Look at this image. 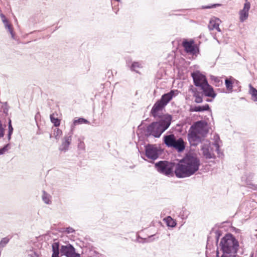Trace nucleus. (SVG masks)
<instances>
[{
  "label": "nucleus",
  "instance_id": "4",
  "mask_svg": "<svg viewBox=\"0 0 257 257\" xmlns=\"http://www.w3.org/2000/svg\"><path fill=\"white\" fill-rule=\"evenodd\" d=\"M219 245L223 253H237L239 243L233 234L228 233L221 238Z\"/></svg>",
  "mask_w": 257,
  "mask_h": 257
},
{
  "label": "nucleus",
  "instance_id": "41",
  "mask_svg": "<svg viewBox=\"0 0 257 257\" xmlns=\"http://www.w3.org/2000/svg\"><path fill=\"white\" fill-rule=\"evenodd\" d=\"M185 214V212H183V214H181V213H180V215L181 216V218H182V219H185V218H187V215H188V214H186V213H185V214Z\"/></svg>",
  "mask_w": 257,
  "mask_h": 257
},
{
  "label": "nucleus",
  "instance_id": "9",
  "mask_svg": "<svg viewBox=\"0 0 257 257\" xmlns=\"http://www.w3.org/2000/svg\"><path fill=\"white\" fill-rule=\"evenodd\" d=\"M165 106H164L160 102L157 101L153 106L152 109L150 111V115L154 118L158 117L161 119L165 114H161L160 112L165 108Z\"/></svg>",
  "mask_w": 257,
  "mask_h": 257
},
{
  "label": "nucleus",
  "instance_id": "32",
  "mask_svg": "<svg viewBox=\"0 0 257 257\" xmlns=\"http://www.w3.org/2000/svg\"><path fill=\"white\" fill-rule=\"evenodd\" d=\"M10 146V144H8L5 145L2 148L0 149V155L5 154V153L8 151V148Z\"/></svg>",
  "mask_w": 257,
  "mask_h": 257
},
{
  "label": "nucleus",
  "instance_id": "42",
  "mask_svg": "<svg viewBox=\"0 0 257 257\" xmlns=\"http://www.w3.org/2000/svg\"><path fill=\"white\" fill-rule=\"evenodd\" d=\"M212 80L214 81L216 83H219L220 80L217 77H214L213 78H212Z\"/></svg>",
  "mask_w": 257,
  "mask_h": 257
},
{
  "label": "nucleus",
  "instance_id": "21",
  "mask_svg": "<svg viewBox=\"0 0 257 257\" xmlns=\"http://www.w3.org/2000/svg\"><path fill=\"white\" fill-rule=\"evenodd\" d=\"M90 124V122L86 119L80 117L77 119H74L73 122V125H76L78 124Z\"/></svg>",
  "mask_w": 257,
  "mask_h": 257
},
{
  "label": "nucleus",
  "instance_id": "28",
  "mask_svg": "<svg viewBox=\"0 0 257 257\" xmlns=\"http://www.w3.org/2000/svg\"><path fill=\"white\" fill-rule=\"evenodd\" d=\"M62 132L61 130L58 128H55L53 131V135L56 140H58L59 137L62 135Z\"/></svg>",
  "mask_w": 257,
  "mask_h": 257
},
{
  "label": "nucleus",
  "instance_id": "6",
  "mask_svg": "<svg viewBox=\"0 0 257 257\" xmlns=\"http://www.w3.org/2000/svg\"><path fill=\"white\" fill-rule=\"evenodd\" d=\"M146 156L152 161L157 160L163 153V150L156 145L148 144L145 146Z\"/></svg>",
  "mask_w": 257,
  "mask_h": 257
},
{
  "label": "nucleus",
  "instance_id": "51",
  "mask_svg": "<svg viewBox=\"0 0 257 257\" xmlns=\"http://www.w3.org/2000/svg\"><path fill=\"white\" fill-rule=\"evenodd\" d=\"M141 125H141V124H140V125H139L138 126V128H139V129H142V128H141Z\"/></svg>",
  "mask_w": 257,
  "mask_h": 257
},
{
  "label": "nucleus",
  "instance_id": "50",
  "mask_svg": "<svg viewBox=\"0 0 257 257\" xmlns=\"http://www.w3.org/2000/svg\"><path fill=\"white\" fill-rule=\"evenodd\" d=\"M216 257H219V252H218V251H217V252H216Z\"/></svg>",
  "mask_w": 257,
  "mask_h": 257
},
{
  "label": "nucleus",
  "instance_id": "18",
  "mask_svg": "<svg viewBox=\"0 0 257 257\" xmlns=\"http://www.w3.org/2000/svg\"><path fill=\"white\" fill-rule=\"evenodd\" d=\"M249 93L251 95V99L254 101H257V89L250 84L249 85Z\"/></svg>",
  "mask_w": 257,
  "mask_h": 257
},
{
  "label": "nucleus",
  "instance_id": "36",
  "mask_svg": "<svg viewBox=\"0 0 257 257\" xmlns=\"http://www.w3.org/2000/svg\"><path fill=\"white\" fill-rule=\"evenodd\" d=\"M236 253H223L221 255V257H236Z\"/></svg>",
  "mask_w": 257,
  "mask_h": 257
},
{
  "label": "nucleus",
  "instance_id": "31",
  "mask_svg": "<svg viewBox=\"0 0 257 257\" xmlns=\"http://www.w3.org/2000/svg\"><path fill=\"white\" fill-rule=\"evenodd\" d=\"M250 8V4L247 0L245 1V3L244 4L243 9L242 10L246 12H248Z\"/></svg>",
  "mask_w": 257,
  "mask_h": 257
},
{
  "label": "nucleus",
  "instance_id": "47",
  "mask_svg": "<svg viewBox=\"0 0 257 257\" xmlns=\"http://www.w3.org/2000/svg\"><path fill=\"white\" fill-rule=\"evenodd\" d=\"M210 239H211V237H210V236H208V238H207V246L209 245V242L210 241Z\"/></svg>",
  "mask_w": 257,
  "mask_h": 257
},
{
  "label": "nucleus",
  "instance_id": "25",
  "mask_svg": "<svg viewBox=\"0 0 257 257\" xmlns=\"http://www.w3.org/2000/svg\"><path fill=\"white\" fill-rule=\"evenodd\" d=\"M239 15L240 21L241 22H243L248 18V12H246L245 11L241 10L239 12Z\"/></svg>",
  "mask_w": 257,
  "mask_h": 257
},
{
  "label": "nucleus",
  "instance_id": "39",
  "mask_svg": "<svg viewBox=\"0 0 257 257\" xmlns=\"http://www.w3.org/2000/svg\"><path fill=\"white\" fill-rule=\"evenodd\" d=\"M200 96H201V92H199L198 91L193 94V96L194 97H196Z\"/></svg>",
  "mask_w": 257,
  "mask_h": 257
},
{
  "label": "nucleus",
  "instance_id": "35",
  "mask_svg": "<svg viewBox=\"0 0 257 257\" xmlns=\"http://www.w3.org/2000/svg\"><path fill=\"white\" fill-rule=\"evenodd\" d=\"M65 229V231L67 232V233L69 234L70 233L75 232V230L71 227H66Z\"/></svg>",
  "mask_w": 257,
  "mask_h": 257
},
{
  "label": "nucleus",
  "instance_id": "43",
  "mask_svg": "<svg viewBox=\"0 0 257 257\" xmlns=\"http://www.w3.org/2000/svg\"><path fill=\"white\" fill-rule=\"evenodd\" d=\"M0 16H1V18L2 19V21H3V20H6L7 19V18H6L5 16L3 14H1L0 15Z\"/></svg>",
  "mask_w": 257,
  "mask_h": 257
},
{
  "label": "nucleus",
  "instance_id": "11",
  "mask_svg": "<svg viewBox=\"0 0 257 257\" xmlns=\"http://www.w3.org/2000/svg\"><path fill=\"white\" fill-rule=\"evenodd\" d=\"M176 91H177V90H171L170 92L163 94L161 98L158 101L166 106L173 97L175 96Z\"/></svg>",
  "mask_w": 257,
  "mask_h": 257
},
{
  "label": "nucleus",
  "instance_id": "15",
  "mask_svg": "<svg viewBox=\"0 0 257 257\" xmlns=\"http://www.w3.org/2000/svg\"><path fill=\"white\" fill-rule=\"evenodd\" d=\"M190 112H203L204 111H211L209 104H206L204 105L191 106L189 109Z\"/></svg>",
  "mask_w": 257,
  "mask_h": 257
},
{
  "label": "nucleus",
  "instance_id": "13",
  "mask_svg": "<svg viewBox=\"0 0 257 257\" xmlns=\"http://www.w3.org/2000/svg\"><path fill=\"white\" fill-rule=\"evenodd\" d=\"M171 148L175 149L178 152H182L185 148V143L182 138L176 139Z\"/></svg>",
  "mask_w": 257,
  "mask_h": 257
},
{
  "label": "nucleus",
  "instance_id": "5",
  "mask_svg": "<svg viewBox=\"0 0 257 257\" xmlns=\"http://www.w3.org/2000/svg\"><path fill=\"white\" fill-rule=\"evenodd\" d=\"M52 254L51 257H60L61 255H65L68 257L73 252H75V248L71 244L62 245L60 246L59 242H54L52 244Z\"/></svg>",
  "mask_w": 257,
  "mask_h": 257
},
{
  "label": "nucleus",
  "instance_id": "20",
  "mask_svg": "<svg viewBox=\"0 0 257 257\" xmlns=\"http://www.w3.org/2000/svg\"><path fill=\"white\" fill-rule=\"evenodd\" d=\"M168 227H174L176 226L177 223L175 220H174L171 216H167L164 219Z\"/></svg>",
  "mask_w": 257,
  "mask_h": 257
},
{
  "label": "nucleus",
  "instance_id": "8",
  "mask_svg": "<svg viewBox=\"0 0 257 257\" xmlns=\"http://www.w3.org/2000/svg\"><path fill=\"white\" fill-rule=\"evenodd\" d=\"M191 76L193 78V83L196 87H200L208 82L206 76L201 74L200 71H196L191 73Z\"/></svg>",
  "mask_w": 257,
  "mask_h": 257
},
{
  "label": "nucleus",
  "instance_id": "2",
  "mask_svg": "<svg viewBox=\"0 0 257 257\" xmlns=\"http://www.w3.org/2000/svg\"><path fill=\"white\" fill-rule=\"evenodd\" d=\"M172 116L165 113L161 119L153 121L147 127L145 131V135L147 137L153 136L159 138L161 135L170 126L172 120Z\"/></svg>",
  "mask_w": 257,
  "mask_h": 257
},
{
  "label": "nucleus",
  "instance_id": "19",
  "mask_svg": "<svg viewBox=\"0 0 257 257\" xmlns=\"http://www.w3.org/2000/svg\"><path fill=\"white\" fill-rule=\"evenodd\" d=\"M208 28L210 31L216 29L218 32H221V30L219 27V24L212 20L210 21Z\"/></svg>",
  "mask_w": 257,
  "mask_h": 257
},
{
  "label": "nucleus",
  "instance_id": "24",
  "mask_svg": "<svg viewBox=\"0 0 257 257\" xmlns=\"http://www.w3.org/2000/svg\"><path fill=\"white\" fill-rule=\"evenodd\" d=\"M5 27L6 29H8V31L11 34L12 38L13 40H16V38L15 37V34L14 32L12 25L9 23L8 24H7L6 25H5Z\"/></svg>",
  "mask_w": 257,
  "mask_h": 257
},
{
  "label": "nucleus",
  "instance_id": "46",
  "mask_svg": "<svg viewBox=\"0 0 257 257\" xmlns=\"http://www.w3.org/2000/svg\"><path fill=\"white\" fill-rule=\"evenodd\" d=\"M12 135V134H10V133L8 134V139L9 141H10L11 139Z\"/></svg>",
  "mask_w": 257,
  "mask_h": 257
},
{
  "label": "nucleus",
  "instance_id": "29",
  "mask_svg": "<svg viewBox=\"0 0 257 257\" xmlns=\"http://www.w3.org/2000/svg\"><path fill=\"white\" fill-rule=\"evenodd\" d=\"M213 232L215 233L216 242V244H217L218 242L219 239V237L222 234L221 231L219 230H215L214 231L213 230H212L211 231L210 233H213Z\"/></svg>",
  "mask_w": 257,
  "mask_h": 257
},
{
  "label": "nucleus",
  "instance_id": "52",
  "mask_svg": "<svg viewBox=\"0 0 257 257\" xmlns=\"http://www.w3.org/2000/svg\"><path fill=\"white\" fill-rule=\"evenodd\" d=\"M155 235H151L150 236H149L150 238L151 237H152L153 236H154Z\"/></svg>",
  "mask_w": 257,
  "mask_h": 257
},
{
  "label": "nucleus",
  "instance_id": "27",
  "mask_svg": "<svg viewBox=\"0 0 257 257\" xmlns=\"http://www.w3.org/2000/svg\"><path fill=\"white\" fill-rule=\"evenodd\" d=\"M42 200L47 204H50L51 203L49 195L45 191H43Z\"/></svg>",
  "mask_w": 257,
  "mask_h": 257
},
{
  "label": "nucleus",
  "instance_id": "48",
  "mask_svg": "<svg viewBox=\"0 0 257 257\" xmlns=\"http://www.w3.org/2000/svg\"><path fill=\"white\" fill-rule=\"evenodd\" d=\"M206 101L207 102H211V101H212V99H209V98H207V99L206 100Z\"/></svg>",
  "mask_w": 257,
  "mask_h": 257
},
{
  "label": "nucleus",
  "instance_id": "1",
  "mask_svg": "<svg viewBox=\"0 0 257 257\" xmlns=\"http://www.w3.org/2000/svg\"><path fill=\"white\" fill-rule=\"evenodd\" d=\"M177 163L160 161L155 164V168L160 173L168 177L174 175L178 178L190 177L199 170L200 161L195 155L187 153Z\"/></svg>",
  "mask_w": 257,
  "mask_h": 257
},
{
  "label": "nucleus",
  "instance_id": "49",
  "mask_svg": "<svg viewBox=\"0 0 257 257\" xmlns=\"http://www.w3.org/2000/svg\"><path fill=\"white\" fill-rule=\"evenodd\" d=\"M253 255H254L253 252H251V254H250L249 257H253Z\"/></svg>",
  "mask_w": 257,
  "mask_h": 257
},
{
  "label": "nucleus",
  "instance_id": "17",
  "mask_svg": "<svg viewBox=\"0 0 257 257\" xmlns=\"http://www.w3.org/2000/svg\"><path fill=\"white\" fill-rule=\"evenodd\" d=\"M234 81L238 83V81L230 76L229 78H226L225 79V85L227 90L230 92L232 91L233 84Z\"/></svg>",
  "mask_w": 257,
  "mask_h": 257
},
{
  "label": "nucleus",
  "instance_id": "45",
  "mask_svg": "<svg viewBox=\"0 0 257 257\" xmlns=\"http://www.w3.org/2000/svg\"><path fill=\"white\" fill-rule=\"evenodd\" d=\"M4 24V25H6L7 24H8L9 22V21L7 19L6 20H4L2 21Z\"/></svg>",
  "mask_w": 257,
  "mask_h": 257
},
{
  "label": "nucleus",
  "instance_id": "16",
  "mask_svg": "<svg viewBox=\"0 0 257 257\" xmlns=\"http://www.w3.org/2000/svg\"><path fill=\"white\" fill-rule=\"evenodd\" d=\"M176 139V138L174 134L164 135L163 142L167 147L171 148Z\"/></svg>",
  "mask_w": 257,
  "mask_h": 257
},
{
  "label": "nucleus",
  "instance_id": "44",
  "mask_svg": "<svg viewBox=\"0 0 257 257\" xmlns=\"http://www.w3.org/2000/svg\"><path fill=\"white\" fill-rule=\"evenodd\" d=\"M4 24V25H6L7 24H8L9 22V21L7 19L6 20H4L2 21Z\"/></svg>",
  "mask_w": 257,
  "mask_h": 257
},
{
  "label": "nucleus",
  "instance_id": "22",
  "mask_svg": "<svg viewBox=\"0 0 257 257\" xmlns=\"http://www.w3.org/2000/svg\"><path fill=\"white\" fill-rule=\"evenodd\" d=\"M54 113H52L50 116V118L52 123H53L55 127L59 126L60 124V119L57 117H55Z\"/></svg>",
  "mask_w": 257,
  "mask_h": 257
},
{
  "label": "nucleus",
  "instance_id": "12",
  "mask_svg": "<svg viewBox=\"0 0 257 257\" xmlns=\"http://www.w3.org/2000/svg\"><path fill=\"white\" fill-rule=\"evenodd\" d=\"M72 134V131L71 130L68 136L64 137V141L59 148L60 151L65 152L68 150L71 142Z\"/></svg>",
  "mask_w": 257,
  "mask_h": 257
},
{
  "label": "nucleus",
  "instance_id": "7",
  "mask_svg": "<svg viewBox=\"0 0 257 257\" xmlns=\"http://www.w3.org/2000/svg\"><path fill=\"white\" fill-rule=\"evenodd\" d=\"M182 45L185 52L187 54L197 55L199 53V46L195 44V41L193 39L190 40L184 39L182 42Z\"/></svg>",
  "mask_w": 257,
  "mask_h": 257
},
{
  "label": "nucleus",
  "instance_id": "37",
  "mask_svg": "<svg viewBox=\"0 0 257 257\" xmlns=\"http://www.w3.org/2000/svg\"><path fill=\"white\" fill-rule=\"evenodd\" d=\"M189 91H191L193 94H194L198 90L196 88L194 87L192 85H190L189 88Z\"/></svg>",
  "mask_w": 257,
  "mask_h": 257
},
{
  "label": "nucleus",
  "instance_id": "14",
  "mask_svg": "<svg viewBox=\"0 0 257 257\" xmlns=\"http://www.w3.org/2000/svg\"><path fill=\"white\" fill-rule=\"evenodd\" d=\"M201 150L202 152L203 156L205 159H215V155L213 153H211L210 152L209 146L208 144L202 145L201 148Z\"/></svg>",
  "mask_w": 257,
  "mask_h": 257
},
{
  "label": "nucleus",
  "instance_id": "23",
  "mask_svg": "<svg viewBox=\"0 0 257 257\" xmlns=\"http://www.w3.org/2000/svg\"><path fill=\"white\" fill-rule=\"evenodd\" d=\"M141 64L138 62H133L131 65L130 66V68L132 71H135L138 73L137 69L142 68Z\"/></svg>",
  "mask_w": 257,
  "mask_h": 257
},
{
  "label": "nucleus",
  "instance_id": "33",
  "mask_svg": "<svg viewBox=\"0 0 257 257\" xmlns=\"http://www.w3.org/2000/svg\"><path fill=\"white\" fill-rule=\"evenodd\" d=\"M8 133L13 134L14 129L12 124V121L10 119L9 120L8 122Z\"/></svg>",
  "mask_w": 257,
  "mask_h": 257
},
{
  "label": "nucleus",
  "instance_id": "30",
  "mask_svg": "<svg viewBox=\"0 0 257 257\" xmlns=\"http://www.w3.org/2000/svg\"><path fill=\"white\" fill-rule=\"evenodd\" d=\"M220 6H221L220 4H212V5H208V6H203L202 7V8L203 9H212V8H215Z\"/></svg>",
  "mask_w": 257,
  "mask_h": 257
},
{
  "label": "nucleus",
  "instance_id": "34",
  "mask_svg": "<svg viewBox=\"0 0 257 257\" xmlns=\"http://www.w3.org/2000/svg\"><path fill=\"white\" fill-rule=\"evenodd\" d=\"M203 96H200L196 97H195V99L194 100V102L196 103H201L203 102Z\"/></svg>",
  "mask_w": 257,
  "mask_h": 257
},
{
  "label": "nucleus",
  "instance_id": "53",
  "mask_svg": "<svg viewBox=\"0 0 257 257\" xmlns=\"http://www.w3.org/2000/svg\"><path fill=\"white\" fill-rule=\"evenodd\" d=\"M52 135L51 134V135H50V138H52Z\"/></svg>",
  "mask_w": 257,
  "mask_h": 257
},
{
  "label": "nucleus",
  "instance_id": "26",
  "mask_svg": "<svg viewBox=\"0 0 257 257\" xmlns=\"http://www.w3.org/2000/svg\"><path fill=\"white\" fill-rule=\"evenodd\" d=\"M10 241L7 237L3 238L0 241V250L2 251L3 248L7 245Z\"/></svg>",
  "mask_w": 257,
  "mask_h": 257
},
{
  "label": "nucleus",
  "instance_id": "40",
  "mask_svg": "<svg viewBox=\"0 0 257 257\" xmlns=\"http://www.w3.org/2000/svg\"><path fill=\"white\" fill-rule=\"evenodd\" d=\"M246 184L247 185H251L252 186H253L254 187L253 189L257 190V185H253V184L250 183V182H248L247 181H246Z\"/></svg>",
  "mask_w": 257,
  "mask_h": 257
},
{
  "label": "nucleus",
  "instance_id": "10",
  "mask_svg": "<svg viewBox=\"0 0 257 257\" xmlns=\"http://www.w3.org/2000/svg\"><path fill=\"white\" fill-rule=\"evenodd\" d=\"M202 96L214 98L216 96V93L214 91L213 88L207 82L200 87Z\"/></svg>",
  "mask_w": 257,
  "mask_h": 257
},
{
  "label": "nucleus",
  "instance_id": "3",
  "mask_svg": "<svg viewBox=\"0 0 257 257\" xmlns=\"http://www.w3.org/2000/svg\"><path fill=\"white\" fill-rule=\"evenodd\" d=\"M207 123L204 120L195 122L190 127L188 140L192 146H196L202 142L208 133Z\"/></svg>",
  "mask_w": 257,
  "mask_h": 257
},
{
  "label": "nucleus",
  "instance_id": "38",
  "mask_svg": "<svg viewBox=\"0 0 257 257\" xmlns=\"http://www.w3.org/2000/svg\"><path fill=\"white\" fill-rule=\"evenodd\" d=\"M214 145L215 146V148H216V149H215L216 152L218 154H219V153H220V149H219L220 147H219V144L218 143H217L216 142H215L214 143Z\"/></svg>",
  "mask_w": 257,
  "mask_h": 257
}]
</instances>
